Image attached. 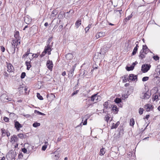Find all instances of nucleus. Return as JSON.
I'll return each instance as SVG.
<instances>
[{"label":"nucleus","instance_id":"1","mask_svg":"<svg viewBox=\"0 0 160 160\" xmlns=\"http://www.w3.org/2000/svg\"><path fill=\"white\" fill-rule=\"evenodd\" d=\"M98 93L93 94L90 97L91 101L96 103L100 101L101 99V97L100 95H98Z\"/></svg>","mask_w":160,"mask_h":160},{"label":"nucleus","instance_id":"2","mask_svg":"<svg viewBox=\"0 0 160 160\" xmlns=\"http://www.w3.org/2000/svg\"><path fill=\"white\" fill-rule=\"evenodd\" d=\"M151 65L148 64H144L142 65L141 70L143 73L147 72L150 69Z\"/></svg>","mask_w":160,"mask_h":160},{"label":"nucleus","instance_id":"3","mask_svg":"<svg viewBox=\"0 0 160 160\" xmlns=\"http://www.w3.org/2000/svg\"><path fill=\"white\" fill-rule=\"evenodd\" d=\"M0 99L3 102H7L8 101H11V98H8L7 96L5 94H2L1 96Z\"/></svg>","mask_w":160,"mask_h":160},{"label":"nucleus","instance_id":"4","mask_svg":"<svg viewBox=\"0 0 160 160\" xmlns=\"http://www.w3.org/2000/svg\"><path fill=\"white\" fill-rule=\"evenodd\" d=\"M46 66L50 71H52V70L53 64L52 61L50 60H48L47 62Z\"/></svg>","mask_w":160,"mask_h":160},{"label":"nucleus","instance_id":"5","mask_svg":"<svg viewBox=\"0 0 160 160\" xmlns=\"http://www.w3.org/2000/svg\"><path fill=\"white\" fill-rule=\"evenodd\" d=\"M142 96H141V98L142 99H147L149 98L151 96V94L149 92H146L142 93Z\"/></svg>","mask_w":160,"mask_h":160},{"label":"nucleus","instance_id":"6","mask_svg":"<svg viewBox=\"0 0 160 160\" xmlns=\"http://www.w3.org/2000/svg\"><path fill=\"white\" fill-rule=\"evenodd\" d=\"M14 127L17 131H19L20 128L22 127V126L20 124L18 121H14Z\"/></svg>","mask_w":160,"mask_h":160},{"label":"nucleus","instance_id":"7","mask_svg":"<svg viewBox=\"0 0 160 160\" xmlns=\"http://www.w3.org/2000/svg\"><path fill=\"white\" fill-rule=\"evenodd\" d=\"M109 48L106 46H104L100 50V53L104 55L109 49Z\"/></svg>","mask_w":160,"mask_h":160},{"label":"nucleus","instance_id":"8","mask_svg":"<svg viewBox=\"0 0 160 160\" xmlns=\"http://www.w3.org/2000/svg\"><path fill=\"white\" fill-rule=\"evenodd\" d=\"M53 38V37L52 36L51 37L48 38V40L47 41L46 45H48V46L52 47L53 42H52V39Z\"/></svg>","mask_w":160,"mask_h":160},{"label":"nucleus","instance_id":"9","mask_svg":"<svg viewBox=\"0 0 160 160\" xmlns=\"http://www.w3.org/2000/svg\"><path fill=\"white\" fill-rule=\"evenodd\" d=\"M76 64H74L72 68L70 70L68 73V78H71L73 76V72L76 68Z\"/></svg>","mask_w":160,"mask_h":160},{"label":"nucleus","instance_id":"10","mask_svg":"<svg viewBox=\"0 0 160 160\" xmlns=\"http://www.w3.org/2000/svg\"><path fill=\"white\" fill-rule=\"evenodd\" d=\"M129 80L132 81H135L137 79V76L134 75L133 74H130L128 76Z\"/></svg>","mask_w":160,"mask_h":160},{"label":"nucleus","instance_id":"11","mask_svg":"<svg viewBox=\"0 0 160 160\" xmlns=\"http://www.w3.org/2000/svg\"><path fill=\"white\" fill-rule=\"evenodd\" d=\"M145 108H146V110L148 111H149L150 110H152L153 109V107L152 105L147 104L145 106Z\"/></svg>","mask_w":160,"mask_h":160},{"label":"nucleus","instance_id":"12","mask_svg":"<svg viewBox=\"0 0 160 160\" xmlns=\"http://www.w3.org/2000/svg\"><path fill=\"white\" fill-rule=\"evenodd\" d=\"M142 50L143 51V52L145 53V54H147L150 51L146 45H143Z\"/></svg>","mask_w":160,"mask_h":160},{"label":"nucleus","instance_id":"13","mask_svg":"<svg viewBox=\"0 0 160 160\" xmlns=\"http://www.w3.org/2000/svg\"><path fill=\"white\" fill-rule=\"evenodd\" d=\"M123 11L122 10H115L114 11V13L116 14L120 17H121V14L122 13Z\"/></svg>","mask_w":160,"mask_h":160},{"label":"nucleus","instance_id":"14","mask_svg":"<svg viewBox=\"0 0 160 160\" xmlns=\"http://www.w3.org/2000/svg\"><path fill=\"white\" fill-rule=\"evenodd\" d=\"M18 43H19V44L20 43V41H19V40L17 39L16 40H13L12 42V47L14 46V45H16L15 47H17V45H18Z\"/></svg>","mask_w":160,"mask_h":160},{"label":"nucleus","instance_id":"15","mask_svg":"<svg viewBox=\"0 0 160 160\" xmlns=\"http://www.w3.org/2000/svg\"><path fill=\"white\" fill-rule=\"evenodd\" d=\"M65 57L67 60H70L73 58V55L71 53H68L66 54Z\"/></svg>","mask_w":160,"mask_h":160},{"label":"nucleus","instance_id":"16","mask_svg":"<svg viewBox=\"0 0 160 160\" xmlns=\"http://www.w3.org/2000/svg\"><path fill=\"white\" fill-rule=\"evenodd\" d=\"M31 60H30V61H27L25 62V65L27 66V70H29L30 68L32 67V66L31 64Z\"/></svg>","mask_w":160,"mask_h":160},{"label":"nucleus","instance_id":"17","mask_svg":"<svg viewBox=\"0 0 160 160\" xmlns=\"http://www.w3.org/2000/svg\"><path fill=\"white\" fill-rule=\"evenodd\" d=\"M146 54H145V53L143 52V51L142 52V50L140 52L139 55V58L141 59H143L145 57V55Z\"/></svg>","mask_w":160,"mask_h":160},{"label":"nucleus","instance_id":"18","mask_svg":"<svg viewBox=\"0 0 160 160\" xmlns=\"http://www.w3.org/2000/svg\"><path fill=\"white\" fill-rule=\"evenodd\" d=\"M7 71L9 72H12L13 68L11 64H9L7 66Z\"/></svg>","mask_w":160,"mask_h":160},{"label":"nucleus","instance_id":"19","mask_svg":"<svg viewBox=\"0 0 160 160\" xmlns=\"http://www.w3.org/2000/svg\"><path fill=\"white\" fill-rule=\"evenodd\" d=\"M10 155L11 158H15L17 156V153L15 151L11 150L10 152Z\"/></svg>","mask_w":160,"mask_h":160},{"label":"nucleus","instance_id":"20","mask_svg":"<svg viewBox=\"0 0 160 160\" xmlns=\"http://www.w3.org/2000/svg\"><path fill=\"white\" fill-rule=\"evenodd\" d=\"M111 107H112V108L111 109V110L113 111V112H117V113L118 112V110L117 107V106L115 105H112Z\"/></svg>","mask_w":160,"mask_h":160},{"label":"nucleus","instance_id":"21","mask_svg":"<svg viewBox=\"0 0 160 160\" xmlns=\"http://www.w3.org/2000/svg\"><path fill=\"white\" fill-rule=\"evenodd\" d=\"M52 47L51 46H48V45H47L45 47L44 49V51L46 53H47V52L49 51H52Z\"/></svg>","mask_w":160,"mask_h":160},{"label":"nucleus","instance_id":"22","mask_svg":"<svg viewBox=\"0 0 160 160\" xmlns=\"http://www.w3.org/2000/svg\"><path fill=\"white\" fill-rule=\"evenodd\" d=\"M106 152V150L105 148H104L103 147H102V148L101 149L99 155L100 156H102Z\"/></svg>","mask_w":160,"mask_h":160},{"label":"nucleus","instance_id":"23","mask_svg":"<svg viewBox=\"0 0 160 160\" xmlns=\"http://www.w3.org/2000/svg\"><path fill=\"white\" fill-rule=\"evenodd\" d=\"M120 124V122L119 121H118L117 122L116 124L113 123L112 126L111 127V129L116 128Z\"/></svg>","mask_w":160,"mask_h":160},{"label":"nucleus","instance_id":"24","mask_svg":"<svg viewBox=\"0 0 160 160\" xmlns=\"http://www.w3.org/2000/svg\"><path fill=\"white\" fill-rule=\"evenodd\" d=\"M81 24V20H77L75 22V26L76 28H78Z\"/></svg>","mask_w":160,"mask_h":160},{"label":"nucleus","instance_id":"25","mask_svg":"<svg viewBox=\"0 0 160 160\" xmlns=\"http://www.w3.org/2000/svg\"><path fill=\"white\" fill-rule=\"evenodd\" d=\"M19 32L18 31H16L14 34V37L17 40H19Z\"/></svg>","mask_w":160,"mask_h":160},{"label":"nucleus","instance_id":"26","mask_svg":"<svg viewBox=\"0 0 160 160\" xmlns=\"http://www.w3.org/2000/svg\"><path fill=\"white\" fill-rule=\"evenodd\" d=\"M58 13V11L57 10L55 9L53 10L51 16L52 17H54L56 16V15Z\"/></svg>","mask_w":160,"mask_h":160},{"label":"nucleus","instance_id":"27","mask_svg":"<svg viewBox=\"0 0 160 160\" xmlns=\"http://www.w3.org/2000/svg\"><path fill=\"white\" fill-rule=\"evenodd\" d=\"M11 139L12 141H13L14 142H17L18 141V138L16 135H14L12 137Z\"/></svg>","mask_w":160,"mask_h":160},{"label":"nucleus","instance_id":"28","mask_svg":"<svg viewBox=\"0 0 160 160\" xmlns=\"http://www.w3.org/2000/svg\"><path fill=\"white\" fill-rule=\"evenodd\" d=\"M65 16V14L64 13H62V12H60L58 15V18L59 19H61L63 18V17Z\"/></svg>","mask_w":160,"mask_h":160},{"label":"nucleus","instance_id":"29","mask_svg":"<svg viewBox=\"0 0 160 160\" xmlns=\"http://www.w3.org/2000/svg\"><path fill=\"white\" fill-rule=\"evenodd\" d=\"M30 53H31L30 52V49L29 48L27 50V52L26 53L23 55L22 57V58H24L26 56H28V55Z\"/></svg>","mask_w":160,"mask_h":160},{"label":"nucleus","instance_id":"30","mask_svg":"<svg viewBox=\"0 0 160 160\" xmlns=\"http://www.w3.org/2000/svg\"><path fill=\"white\" fill-rule=\"evenodd\" d=\"M24 21L26 23L28 24L31 22V20L29 19L28 17H26L25 18Z\"/></svg>","mask_w":160,"mask_h":160},{"label":"nucleus","instance_id":"31","mask_svg":"<svg viewBox=\"0 0 160 160\" xmlns=\"http://www.w3.org/2000/svg\"><path fill=\"white\" fill-rule=\"evenodd\" d=\"M135 123L134 120L133 118H132L130 119V125L131 126H133Z\"/></svg>","mask_w":160,"mask_h":160},{"label":"nucleus","instance_id":"32","mask_svg":"<svg viewBox=\"0 0 160 160\" xmlns=\"http://www.w3.org/2000/svg\"><path fill=\"white\" fill-rule=\"evenodd\" d=\"M126 70L128 71H130L131 70H132L134 68V66H133V65H132L130 67H127L126 68Z\"/></svg>","mask_w":160,"mask_h":160},{"label":"nucleus","instance_id":"33","mask_svg":"<svg viewBox=\"0 0 160 160\" xmlns=\"http://www.w3.org/2000/svg\"><path fill=\"white\" fill-rule=\"evenodd\" d=\"M114 102L117 103H119L122 102V100L120 98H116L114 100Z\"/></svg>","mask_w":160,"mask_h":160},{"label":"nucleus","instance_id":"34","mask_svg":"<svg viewBox=\"0 0 160 160\" xmlns=\"http://www.w3.org/2000/svg\"><path fill=\"white\" fill-rule=\"evenodd\" d=\"M34 113H37L39 115H43V116L45 115V114H44V113L40 112L39 111L37 110H35L34 111Z\"/></svg>","mask_w":160,"mask_h":160},{"label":"nucleus","instance_id":"35","mask_svg":"<svg viewBox=\"0 0 160 160\" xmlns=\"http://www.w3.org/2000/svg\"><path fill=\"white\" fill-rule=\"evenodd\" d=\"M40 123L37 122H34L32 124V126L35 128H36L38 126H40Z\"/></svg>","mask_w":160,"mask_h":160},{"label":"nucleus","instance_id":"36","mask_svg":"<svg viewBox=\"0 0 160 160\" xmlns=\"http://www.w3.org/2000/svg\"><path fill=\"white\" fill-rule=\"evenodd\" d=\"M37 96L38 99L40 100H43V98L40 95L39 93H37Z\"/></svg>","mask_w":160,"mask_h":160},{"label":"nucleus","instance_id":"37","mask_svg":"<svg viewBox=\"0 0 160 160\" xmlns=\"http://www.w3.org/2000/svg\"><path fill=\"white\" fill-rule=\"evenodd\" d=\"M109 105L108 104V102H105L103 105L104 108H108V106H109Z\"/></svg>","mask_w":160,"mask_h":160},{"label":"nucleus","instance_id":"38","mask_svg":"<svg viewBox=\"0 0 160 160\" xmlns=\"http://www.w3.org/2000/svg\"><path fill=\"white\" fill-rule=\"evenodd\" d=\"M138 50V49L134 48L132 52V55H135L136 53L137 52Z\"/></svg>","mask_w":160,"mask_h":160},{"label":"nucleus","instance_id":"39","mask_svg":"<svg viewBox=\"0 0 160 160\" xmlns=\"http://www.w3.org/2000/svg\"><path fill=\"white\" fill-rule=\"evenodd\" d=\"M25 76L26 73L25 72H23L22 73L20 76V78L21 79H23L25 78Z\"/></svg>","mask_w":160,"mask_h":160},{"label":"nucleus","instance_id":"40","mask_svg":"<svg viewBox=\"0 0 160 160\" xmlns=\"http://www.w3.org/2000/svg\"><path fill=\"white\" fill-rule=\"evenodd\" d=\"M149 78L148 77H144L142 78V81L143 82H145L149 79Z\"/></svg>","mask_w":160,"mask_h":160},{"label":"nucleus","instance_id":"41","mask_svg":"<svg viewBox=\"0 0 160 160\" xmlns=\"http://www.w3.org/2000/svg\"><path fill=\"white\" fill-rule=\"evenodd\" d=\"M109 115H110L109 114H107L106 115V116L105 117V120L107 122H108V120L110 119V117L109 116Z\"/></svg>","mask_w":160,"mask_h":160},{"label":"nucleus","instance_id":"42","mask_svg":"<svg viewBox=\"0 0 160 160\" xmlns=\"http://www.w3.org/2000/svg\"><path fill=\"white\" fill-rule=\"evenodd\" d=\"M15 46L16 45H14V46L12 47H11L12 50H13V51L12 52V53L13 54L14 53H15L16 50L15 48H16L15 47Z\"/></svg>","mask_w":160,"mask_h":160},{"label":"nucleus","instance_id":"43","mask_svg":"<svg viewBox=\"0 0 160 160\" xmlns=\"http://www.w3.org/2000/svg\"><path fill=\"white\" fill-rule=\"evenodd\" d=\"M79 90H77L75 91H74L72 94L71 95V97L77 94Z\"/></svg>","mask_w":160,"mask_h":160},{"label":"nucleus","instance_id":"44","mask_svg":"<svg viewBox=\"0 0 160 160\" xmlns=\"http://www.w3.org/2000/svg\"><path fill=\"white\" fill-rule=\"evenodd\" d=\"M153 58L155 60L157 61L159 60V57L157 55H155L153 56Z\"/></svg>","mask_w":160,"mask_h":160},{"label":"nucleus","instance_id":"45","mask_svg":"<svg viewBox=\"0 0 160 160\" xmlns=\"http://www.w3.org/2000/svg\"><path fill=\"white\" fill-rule=\"evenodd\" d=\"M18 136L21 139L24 138V135L22 133H19L18 135Z\"/></svg>","mask_w":160,"mask_h":160},{"label":"nucleus","instance_id":"46","mask_svg":"<svg viewBox=\"0 0 160 160\" xmlns=\"http://www.w3.org/2000/svg\"><path fill=\"white\" fill-rule=\"evenodd\" d=\"M143 109L142 108H140L139 110V113L140 115H142L143 112Z\"/></svg>","mask_w":160,"mask_h":160},{"label":"nucleus","instance_id":"47","mask_svg":"<svg viewBox=\"0 0 160 160\" xmlns=\"http://www.w3.org/2000/svg\"><path fill=\"white\" fill-rule=\"evenodd\" d=\"M1 131H2V137H3V136H5V129H4L3 128H2V129H1Z\"/></svg>","mask_w":160,"mask_h":160},{"label":"nucleus","instance_id":"48","mask_svg":"<svg viewBox=\"0 0 160 160\" xmlns=\"http://www.w3.org/2000/svg\"><path fill=\"white\" fill-rule=\"evenodd\" d=\"M158 100V97L157 95H155L153 98V100L155 101V100Z\"/></svg>","mask_w":160,"mask_h":160},{"label":"nucleus","instance_id":"49","mask_svg":"<svg viewBox=\"0 0 160 160\" xmlns=\"http://www.w3.org/2000/svg\"><path fill=\"white\" fill-rule=\"evenodd\" d=\"M47 146L46 145H45L43 146L42 148V150L43 151H45L47 148Z\"/></svg>","mask_w":160,"mask_h":160},{"label":"nucleus","instance_id":"50","mask_svg":"<svg viewBox=\"0 0 160 160\" xmlns=\"http://www.w3.org/2000/svg\"><path fill=\"white\" fill-rule=\"evenodd\" d=\"M98 34L100 35V36H101V37H102L104 36L105 33V32H100L98 33Z\"/></svg>","mask_w":160,"mask_h":160},{"label":"nucleus","instance_id":"51","mask_svg":"<svg viewBox=\"0 0 160 160\" xmlns=\"http://www.w3.org/2000/svg\"><path fill=\"white\" fill-rule=\"evenodd\" d=\"M47 53L44 51L42 52V54L40 55L41 58L42 57L45 56V54Z\"/></svg>","mask_w":160,"mask_h":160},{"label":"nucleus","instance_id":"52","mask_svg":"<svg viewBox=\"0 0 160 160\" xmlns=\"http://www.w3.org/2000/svg\"><path fill=\"white\" fill-rule=\"evenodd\" d=\"M124 130L123 129H121L120 131L119 132V133L120 135H123L124 133Z\"/></svg>","mask_w":160,"mask_h":160},{"label":"nucleus","instance_id":"53","mask_svg":"<svg viewBox=\"0 0 160 160\" xmlns=\"http://www.w3.org/2000/svg\"><path fill=\"white\" fill-rule=\"evenodd\" d=\"M22 151L23 153H26L27 152V149L25 148H22Z\"/></svg>","mask_w":160,"mask_h":160},{"label":"nucleus","instance_id":"54","mask_svg":"<svg viewBox=\"0 0 160 160\" xmlns=\"http://www.w3.org/2000/svg\"><path fill=\"white\" fill-rule=\"evenodd\" d=\"M3 120L6 122H8L9 121V118L6 117H4L3 118Z\"/></svg>","mask_w":160,"mask_h":160},{"label":"nucleus","instance_id":"55","mask_svg":"<svg viewBox=\"0 0 160 160\" xmlns=\"http://www.w3.org/2000/svg\"><path fill=\"white\" fill-rule=\"evenodd\" d=\"M18 157L19 159L23 157V155L22 153H20L18 154Z\"/></svg>","mask_w":160,"mask_h":160},{"label":"nucleus","instance_id":"56","mask_svg":"<svg viewBox=\"0 0 160 160\" xmlns=\"http://www.w3.org/2000/svg\"><path fill=\"white\" fill-rule=\"evenodd\" d=\"M1 51L3 52H4L5 51V48L3 46H1Z\"/></svg>","mask_w":160,"mask_h":160},{"label":"nucleus","instance_id":"57","mask_svg":"<svg viewBox=\"0 0 160 160\" xmlns=\"http://www.w3.org/2000/svg\"><path fill=\"white\" fill-rule=\"evenodd\" d=\"M38 56V55L37 54H33L32 55V56L34 58H37Z\"/></svg>","mask_w":160,"mask_h":160},{"label":"nucleus","instance_id":"58","mask_svg":"<svg viewBox=\"0 0 160 160\" xmlns=\"http://www.w3.org/2000/svg\"><path fill=\"white\" fill-rule=\"evenodd\" d=\"M22 115L27 118H29L30 117V115L29 114H23Z\"/></svg>","mask_w":160,"mask_h":160},{"label":"nucleus","instance_id":"59","mask_svg":"<svg viewBox=\"0 0 160 160\" xmlns=\"http://www.w3.org/2000/svg\"><path fill=\"white\" fill-rule=\"evenodd\" d=\"M128 21V20H127V18H126L124 19L123 21V22L124 24H125L127 23Z\"/></svg>","mask_w":160,"mask_h":160},{"label":"nucleus","instance_id":"60","mask_svg":"<svg viewBox=\"0 0 160 160\" xmlns=\"http://www.w3.org/2000/svg\"><path fill=\"white\" fill-rule=\"evenodd\" d=\"M89 29L90 28H89V27H86L85 28V30L86 32V33H87Z\"/></svg>","mask_w":160,"mask_h":160},{"label":"nucleus","instance_id":"61","mask_svg":"<svg viewBox=\"0 0 160 160\" xmlns=\"http://www.w3.org/2000/svg\"><path fill=\"white\" fill-rule=\"evenodd\" d=\"M156 72L160 75V69L158 68L156 70Z\"/></svg>","mask_w":160,"mask_h":160},{"label":"nucleus","instance_id":"62","mask_svg":"<svg viewBox=\"0 0 160 160\" xmlns=\"http://www.w3.org/2000/svg\"><path fill=\"white\" fill-rule=\"evenodd\" d=\"M6 133L7 137H8V136H10V133L8 131L6 132Z\"/></svg>","mask_w":160,"mask_h":160},{"label":"nucleus","instance_id":"63","mask_svg":"<svg viewBox=\"0 0 160 160\" xmlns=\"http://www.w3.org/2000/svg\"><path fill=\"white\" fill-rule=\"evenodd\" d=\"M70 12H71L72 13H74V12L72 10H70L69 12H66V14H69Z\"/></svg>","mask_w":160,"mask_h":160},{"label":"nucleus","instance_id":"64","mask_svg":"<svg viewBox=\"0 0 160 160\" xmlns=\"http://www.w3.org/2000/svg\"><path fill=\"white\" fill-rule=\"evenodd\" d=\"M87 119H86L84 121V122H83V125H86L87 124Z\"/></svg>","mask_w":160,"mask_h":160}]
</instances>
